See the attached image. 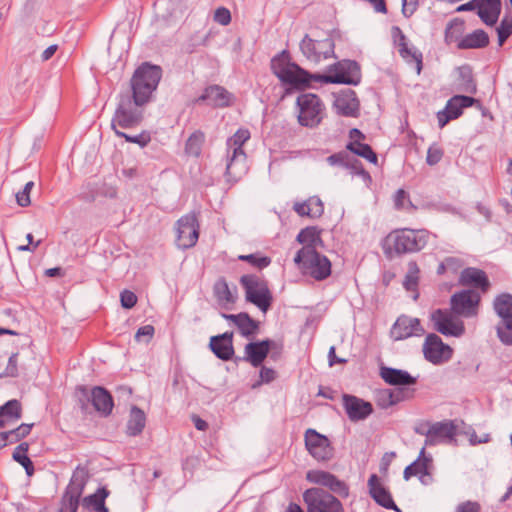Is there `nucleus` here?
<instances>
[{"label": "nucleus", "mask_w": 512, "mask_h": 512, "mask_svg": "<svg viewBox=\"0 0 512 512\" xmlns=\"http://www.w3.org/2000/svg\"><path fill=\"white\" fill-rule=\"evenodd\" d=\"M240 284L245 290V298L266 313L271 307L273 297L267 282L254 274L241 276Z\"/></svg>", "instance_id": "obj_6"}, {"label": "nucleus", "mask_w": 512, "mask_h": 512, "mask_svg": "<svg viewBox=\"0 0 512 512\" xmlns=\"http://www.w3.org/2000/svg\"><path fill=\"white\" fill-rule=\"evenodd\" d=\"M308 217L310 218H319L324 213V205L320 198L314 196L310 197L308 200Z\"/></svg>", "instance_id": "obj_50"}, {"label": "nucleus", "mask_w": 512, "mask_h": 512, "mask_svg": "<svg viewBox=\"0 0 512 512\" xmlns=\"http://www.w3.org/2000/svg\"><path fill=\"white\" fill-rule=\"evenodd\" d=\"M294 263L304 274L317 281L325 280L331 275L330 260L312 247H302L296 253Z\"/></svg>", "instance_id": "obj_3"}, {"label": "nucleus", "mask_w": 512, "mask_h": 512, "mask_svg": "<svg viewBox=\"0 0 512 512\" xmlns=\"http://www.w3.org/2000/svg\"><path fill=\"white\" fill-rule=\"evenodd\" d=\"M346 149L353 154L362 157L370 163L377 164L378 158L370 145L363 142H349Z\"/></svg>", "instance_id": "obj_37"}, {"label": "nucleus", "mask_w": 512, "mask_h": 512, "mask_svg": "<svg viewBox=\"0 0 512 512\" xmlns=\"http://www.w3.org/2000/svg\"><path fill=\"white\" fill-rule=\"evenodd\" d=\"M222 317L228 321L233 322L243 337L248 338L256 334L259 329V322L251 318L250 315L246 312H241L238 314L222 313Z\"/></svg>", "instance_id": "obj_27"}, {"label": "nucleus", "mask_w": 512, "mask_h": 512, "mask_svg": "<svg viewBox=\"0 0 512 512\" xmlns=\"http://www.w3.org/2000/svg\"><path fill=\"white\" fill-rule=\"evenodd\" d=\"M459 283L462 286H470L481 290L483 293L490 288V281L486 273L475 267H467L463 269L459 276Z\"/></svg>", "instance_id": "obj_25"}, {"label": "nucleus", "mask_w": 512, "mask_h": 512, "mask_svg": "<svg viewBox=\"0 0 512 512\" xmlns=\"http://www.w3.org/2000/svg\"><path fill=\"white\" fill-rule=\"evenodd\" d=\"M420 269L415 261L408 263V270L404 280V287L408 291H414L418 286Z\"/></svg>", "instance_id": "obj_45"}, {"label": "nucleus", "mask_w": 512, "mask_h": 512, "mask_svg": "<svg viewBox=\"0 0 512 512\" xmlns=\"http://www.w3.org/2000/svg\"><path fill=\"white\" fill-rule=\"evenodd\" d=\"M349 154L346 151H340L327 157V162L332 166H343L347 164Z\"/></svg>", "instance_id": "obj_61"}, {"label": "nucleus", "mask_w": 512, "mask_h": 512, "mask_svg": "<svg viewBox=\"0 0 512 512\" xmlns=\"http://www.w3.org/2000/svg\"><path fill=\"white\" fill-rule=\"evenodd\" d=\"M334 107L340 115L356 117L359 110V101L356 98V93L353 90H347L339 95L334 102Z\"/></svg>", "instance_id": "obj_28"}, {"label": "nucleus", "mask_w": 512, "mask_h": 512, "mask_svg": "<svg viewBox=\"0 0 512 512\" xmlns=\"http://www.w3.org/2000/svg\"><path fill=\"white\" fill-rule=\"evenodd\" d=\"M17 358H18V353H13L9 357L6 369L3 374H0V377H17L18 376Z\"/></svg>", "instance_id": "obj_57"}, {"label": "nucleus", "mask_w": 512, "mask_h": 512, "mask_svg": "<svg viewBox=\"0 0 512 512\" xmlns=\"http://www.w3.org/2000/svg\"><path fill=\"white\" fill-rule=\"evenodd\" d=\"M445 110L449 113V115L453 119H457L462 114V109L458 107V103L454 102V97H452L446 104Z\"/></svg>", "instance_id": "obj_64"}, {"label": "nucleus", "mask_w": 512, "mask_h": 512, "mask_svg": "<svg viewBox=\"0 0 512 512\" xmlns=\"http://www.w3.org/2000/svg\"><path fill=\"white\" fill-rule=\"evenodd\" d=\"M144 104H136L129 93H121L111 120V128L129 129L139 125L143 119Z\"/></svg>", "instance_id": "obj_5"}, {"label": "nucleus", "mask_w": 512, "mask_h": 512, "mask_svg": "<svg viewBox=\"0 0 512 512\" xmlns=\"http://www.w3.org/2000/svg\"><path fill=\"white\" fill-rule=\"evenodd\" d=\"M88 479L87 468L77 466L61 497L59 512H77Z\"/></svg>", "instance_id": "obj_7"}, {"label": "nucleus", "mask_w": 512, "mask_h": 512, "mask_svg": "<svg viewBox=\"0 0 512 512\" xmlns=\"http://www.w3.org/2000/svg\"><path fill=\"white\" fill-rule=\"evenodd\" d=\"M276 346V342L270 339L250 342L244 348L245 355L243 360L249 362L253 367H259L268 356L270 350Z\"/></svg>", "instance_id": "obj_21"}, {"label": "nucleus", "mask_w": 512, "mask_h": 512, "mask_svg": "<svg viewBox=\"0 0 512 512\" xmlns=\"http://www.w3.org/2000/svg\"><path fill=\"white\" fill-rule=\"evenodd\" d=\"M296 240L300 244H303V247H312L314 249H316L318 243H322L320 231L316 227H306L302 229L298 233Z\"/></svg>", "instance_id": "obj_39"}, {"label": "nucleus", "mask_w": 512, "mask_h": 512, "mask_svg": "<svg viewBox=\"0 0 512 512\" xmlns=\"http://www.w3.org/2000/svg\"><path fill=\"white\" fill-rule=\"evenodd\" d=\"M500 13L501 0H479L477 15L486 25H495Z\"/></svg>", "instance_id": "obj_30"}, {"label": "nucleus", "mask_w": 512, "mask_h": 512, "mask_svg": "<svg viewBox=\"0 0 512 512\" xmlns=\"http://www.w3.org/2000/svg\"><path fill=\"white\" fill-rule=\"evenodd\" d=\"M442 157L443 150L436 145H432L428 148L426 162L428 165L434 166L441 161Z\"/></svg>", "instance_id": "obj_55"}, {"label": "nucleus", "mask_w": 512, "mask_h": 512, "mask_svg": "<svg viewBox=\"0 0 512 512\" xmlns=\"http://www.w3.org/2000/svg\"><path fill=\"white\" fill-rule=\"evenodd\" d=\"M329 491L313 487L303 492L307 512H345L341 501Z\"/></svg>", "instance_id": "obj_9"}, {"label": "nucleus", "mask_w": 512, "mask_h": 512, "mask_svg": "<svg viewBox=\"0 0 512 512\" xmlns=\"http://www.w3.org/2000/svg\"><path fill=\"white\" fill-rule=\"evenodd\" d=\"M380 376L387 384L393 386H410L417 382V379L407 371L391 367H381Z\"/></svg>", "instance_id": "obj_29"}, {"label": "nucleus", "mask_w": 512, "mask_h": 512, "mask_svg": "<svg viewBox=\"0 0 512 512\" xmlns=\"http://www.w3.org/2000/svg\"><path fill=\"white\" fill-rule=\"evenodd\" d=\"M213 293L220 305L233 304L235 302V297L232 294L225 278H219L215 282L213 286Z\"/></svg>", "instance_id": "obj_36"}, {"label": "nucleus", "mask_w": 512, "mask_h": 512, "mask_svg": "<svg viewBox=\"0 0 512 512\" xmlns=\"http://www.w3.org/2000/svg\"><path fill=\"white\" fill-rule=\"evenodd\" d=\"M146 425V415L143 410L137 406H132L129 418L126 424V434L128 436H138L142 433Z\"/></svg>", "instance_id": "obj_32"}, {"label": "nucleus", "mask_w": 512, "mask_h": 512, "mask_svg": "<svg viewBox=\"0 0 512 512\" xmlns=\"http://www.w3.org/2000/svg\"><path fill=\"white\" fill-rule=\"evenodd\" d=\"M375 400H376V404L382 409H387L394 405L392 397H391L390 389L379 390L376 393Z\"/></svg>", "instance_id": "obj_54"}, {"label": "nucleus", "mask_w": 512, "mask_h": 512, "mask_svg": "<svg viewBox=\"0 0 512 512\" xmlns=\"http://www.w3.org/2000/svg\"><path fill=\"white\" fill-rule=\"evenodd\" d=\"M489 44L488 34L482 30L477 29L472 33L465 35L457 44L458 49H481Z\"/></svg>", "instance_id": "obj_31"}, {"label": "nucleus", "mask_w": 512, "mask_h": 512, "mask_svg": "<svg viewBox=\"0 0 512 512\" xmlns=\"http://www.w3.org/2000/svg\"><path fill=\"white\" fill-rule=\"evenodd\" d=\"M480 300L481 296L475 290H462L451 296V310L459 316L474 317L478 314Z\"/></svg>", "instance_id": "obj_15"}, {"label": "nucleus", "mask_w": 512, "mask_h": 512, "mask_svg": "<svg viewBox=\"0 0 512 512\" xmlns=\"http://www.w3.org/2000/svg\"><path fill=\"white\" fill-rule=\"evenodd\" d=\"M276 378V371L272 368L262 366L260 370V381L253 384V388L260 386L262 383H270Z\"/></svg>", "instance_id": "obj_58"}, {"label": "nucleus", "mask_w": 512, "mask_h": 512, "mask_svg": "<svg viewBox=\"0 0 512 512\" xmlns=\"http://www.w3.org/2000/svg\"><path fill=\"white\" fill-rule=\"evenodd\" d=\"M162 78V68L158 65L144 62L138 66L130 79V97L136 104L147 105L153 100Z\"/></svg>", "instance_id": "obj_2"}, {"label": "nucleus", "mask_w": 512, "mask_h": 512, "mask_svg": "<svg viewBox=\"0 0 512 512\" xmlns=\"http://www.w3.org/2000/svg\"><path fill=\"white\" fill-rule=\"evenodd\" d=\"M250 139V132L247 129H239L236 133L228 138L226 142L228 152L245 153L243 145Z\"/></svg>", "instance_id": "obj_40"}, {"label": "nucleus", "mask_w": 512, "mask_h": 512, "mask_svg": "<svg viewBox=\"0 0 512 512\" xmlns=\"http://www.w3.org/2000/svg\"><path fill=\"white\" fill-rule=\"evenodd\" d=\"M271 69L279 80L295 89H305L311 82L358 85L361 80L359 64L354 60H342L329 67V74H311L296 63H291L287 51L271 60Z\"/></svg>", "instance_id": "obj_1"}, {"label": "nucleus", "mask_w": 512, "mask_h": 512, "mask_svg": "<svg viewBox=\"0 0 512 512\" xmlns=\"http://www.w3.org/2000/svg\"><path fill=\"white\" fill-rule=\"evenodd\" d=\"M77 391L81 395L80 401L82 402L81 407L84 409L86 404L83 400L87 402H91L94 409L100 413L102 416H109L112 412L114 402L111 394L107 389L101 386H95L91 390H89L85 386H80L77 388Z\"/></svg>", "instance_id": "obj_12"}, {"label": "nucleus", "mask_w": 512, "mask_h": 512, "mask_svg": "<svg viewBox=\"0 0 512 512\" xmlns=\"http://www.w3.org/2000/svg\"><path fill=\"white\" fill-rule=\"evenodd\" d=\"M464 21L455 18L451 20L445 29V41L447 44L457 43L464 37Z\"/></svg>", "instance_id": "obj_38"}, {"label": "nucleus", "mask_w": 512, "mask_h": 512, "mask_svg": "<svg viewBox=\"0 0 512 512\" xmlns=\"http://www.w3.org/2000/svg\"><path fill=\"white\" fill-rule=\"evenodd\" d=\"M22 409L18 400L12 399L0 407V428L4 427L6 422L17 421L21 418Z\"/></svg>", "instance_id": "obj_34"}, {"label": "nucleus", "mask_w": 512, "mask_h": 512, "mask_svg": "<svg viewBox=\"0 0 512 512\" xmlns=\"http://www.w3.org/2000/svg\"><path fill=\"white\" fill-rule=\"evenodd\" d=\"M334 48V40L331 37L316 41L306 34L300 42L301 52L309 61L314 63L335 57Z\"/></svg>", "instance_id": "obj_14"}, {"label": "nucleus", "mask_w": 512, "mask_h": 512, "mask_svg": "<svg viewBox=\"0 0 512 512\" xmlns=\"http://www.w3.org/2000/svg\"><path fill=\"white\" fill-rule=\"evenodd\" d=\"M248 171L246 153L228 152L226 154L225 176L227 181L236 183Z\"/></svg>", "instance_id": "obj_22"}, {"label": "nucleus", "mask_w": 512, "mask_h": 512, "mask_svg": "<svg viewBox=\"0 0 512 512\" xmlns=\"http://www.w3.org/2000/svg\"><path fill=\"white\" fill-rule=\"evenodd\" d=\"M343 406L351 421L364 420L373 412L370 402L353 395H343Z\"/></svg>", "instance_id": "obj_24"}, {"label": "nucleus", "mask_w": 512, "mask_h": 512, "mask_svg": "<svg viewBox=\"0 0 512 512\" xmlns=\"http://www.w3.org/2000/svg\"><path fill=\"white\" fill-rule=\"evenodd\" d=\"M368 489L371 498L380 506L401 512L392 499L390 491L382 484L380 478L376 474H371L368 479Z\"/></svg>", "instance_id": "obj_20"}, {"label": "nucleus", "mask_w": 512, "mask_h": 512, "mask_svg": "<svg viewBox=\"0 0 512 512\" xmlns=\"http://www.w3.org/2000/svg\"><path fill=\"white\" fill-rule=\"evenodd\" d=\"M28 449L29 444L27 442L20 443L13 452V459L22 466L29 463L31 459L27 456Z\"/></svg>", "instance_id": "obj_53"}, {"label": "nucleus", "mask_w": 512, "mask_h": 512, "mask_svg": "<svg viewBox=\"0 0 512 512\" xmlns=\"http://www.w3.org/2000/svg\"><path fill=\"white\" fill-rule=\"evenodd\" d=\"M209 347L215 356L223 361L231 360L234 355L233 333L225 332L210 338Z\"/></svg>", "instance_id": "obj_26"}, {"label": "nucleus", "mask_w": 512, "mask_h": 512, "mask_svg": "<svg viewBox=\"0 0 512 512\" xmlns=\"http://www.w3.org/2000/svg\"><path fill=\"white\" fill-rule=\"evenodd\" d=\"M296 104L299 108L298 121L300 125L317 127L325 114V106L319 96L312 93H304L297 97Z\"/></svg>", "instance_id": "obj_8"}, {"label": "nucleus", "mask_w": 512, "mask_h": 512, "mask_svg": "<svg viewBox=\"0 0 512 512\" xmlns=\"http://www.w3.org/2000/svg\"><path fill=\"white\" fill-rule=\"evenodd\" d=\"M481 506L476 501H465L457 505L456 512H480Z\"/></svg>", "instance_id": "obj_62"}, {"label": "nucleus", "mask_w": 512, "mask_h": 512, "mask_svg": "<svg viewBox=\"0 0 512 512\" xmlns=\"http://www.w3.org/2000/svg\"><path fill=\"white\" fill-rule=\"evenodd\" d=\"M33 186H34V182L29 181L25 184L22 191H19L16 193V201L19 206L27 207L30 205V203H31L30 192H31V189L33 188Z\"/></svg>", "instance_id": "obj_51"}, {"label": "nucleus", "mask_w": 512, "mask_h": 512, "mask_svg": "<svg viewBox=\"0 0 512 512\" xmlns=\"http://www.w3.org/2000/svg\"><path fill=\"white\" fill-rule=\"evenodd\" d=\"M457 427L452 421L436 422L425 432V446L451 442L455 439Z\"/></svg>", "instance_id": "obj_19"}, {"label": "nucleus", "mask_w": 512, "mask_h": 512, "mask_svg": "<svg viewBox=\"0 0 512 512\" xmlns=\"http://www.w3.org/2000/svg\"><path fill=\"white\" fill-rule=\"evenodd\" d=\"M306 480L310 483L325 487L330 493H334L341 498L349 496V486L343 480L337 478L334 474L318 469L307 471Z\"/></svg>", "instance_id": "obj_16"}, {"label": "nucleus", "mask_w": 512, "mask_h": 512, "mask_svg": "<svg viewBox=\"0 0 512 512\" xmlns=\"http://www.w3.org/2000/svg\"><path fill=\"white\" fill-rule=\"evenodd\" d=\"M413 463L418 464L415 469H417V475L420 476L421 482H424V477L430 476L429 469L432 465V457L426 455L425 447L421 449L418 458Z\"/></svg>", "instance_id": "obj_44"}, {"label": "nucleus", "mask_w": 512, "mask_h": 512, "mask_svg": "<svg viewBox=\"0 0 512 512\" xmlns=\"http://www.w3.org/2000/svg\"><path fill=\"white\" fill-rule=\"evenodd\" d=\"M345 168L351 170L352 174L359 175L364 181H371L370 174L364 169L362 163L349 155Z\"/></svg>", "instance_id": "obj_49"}, {"label": "nucleus", "mask_w": 512, "mask_h": 512, "mask_svg": "<svg viewBox=\"0 0 512 512\" xmlns=\"http://www.w3.org/2000/svg\"><path fill=\"white\" fill-rule=\"evenodd\" d=\"M120 301L123 308L131 309L137 303V296L132 291L124 290L120 294Z\"/></svg>", "instance_id": "obj_59"}, {"label": "nucleus", "mask_w": 512, "mask_h": 512, "mask_svg": "<svg viewBox=\"0 0 512 512\" xmlns=\"http://www.w3.org/2000/svg\"><path fill=\"white\" fill-rule=\"evenodd\" d=\"M498 44L502 46L512 34V16L505 15L497 27Z\"/></svg>", "instance_id": "obj_46"}, {"label": "nucleus", "mask_w": 512, "mask_h": 512, "mask_svg": "<svg viewBox=\"0 0 512 512\" xmlns=\"http://www.w3.org/2000/svg\"><path fill=\"white\" fill-rule=\"evenodd\" d=\"M214 21L226 26L231 22V13L225 7H219L215 10L214 13Z\"/></svg>", "instance_id": "obj_60"}, {"label": "nucleus", "mask_w": 512, "mask_h": 512, "mask_svg": "<svg viewBox=\"0 0 512 512\" xmlns=\"http://www.w3.org/2000/svg\"><path fill=\"white\" fill-rule=\"evenodd\" d=\"M430 237L426 229H397L391 232L387 241L391 248L398 254L419 252L425 248Z\"/></svg>", "instance_id": "obj_4"}, {"label": "nucleus", "mask_w": 512, "mask_h": 512, "mask_svg": "<svg viewBox=\"0 0 512 512\" xmlns=\"http://www.w3.org/2000/svg\"><path fill=\"white\" fill-rule=\"evenodd\" d=\"M115 134L120 138H124L127 142L138 144L140 147L147 146L151 141L150 134L145 131L137 135H129L119 129H115Z\"/></svg>", "instance_id": "obj_47"}, {"label": "nucleus", "mask_w": 512, "mask_h": 512, "mask_svg": "<svg viewBox=\"0 0 512 512\" xmlns=\"http://www.w3.org/2000/svg\"><path fill=\"white\" fill-rule=\"evenodd\" d=\"M232 100L233 94L220 85L206 87L202 95L197 99L198 102L203 101L216 108L228 107L232 104Z\"/></svg>", "instance_id": "obj_23"}, {"label": "nucleus", "mask_w": 512, "mask_h": 512, "mask_svg": "<svg viewBox=\"0 0 512 512\" xmlns=\"http://www.w3.org/2000/svg\"><path fill=\"white\" fill-rule=\"evenodd\" d=\"M304 441L307 451L316 461L326 462L333 458L334 448L330 440L315 429L309 428L305 431Z\"/></svg>", "instance_id": "obj_13"}, {"label": "nucleus", "mask_w": 512, "mask_h": 512, "mask_svg": "<svg viewBox=\"0 0 512 512\" xmlns=\"http://www.w3.org/2000/svg\"><path fill=\"white\" fill-rule=\"evenodd\" d=\"M425 333L418 318L401 315L393 324L390 335L393 340L400 341L410 337H419Z\"/></svg>", "instance_id": "obj_18"}, {"label": "nucleus", "mask_w": 512, "mask_h": 512, "mask_svg": "<svg viewBox=\"0 0 512 512\" xmlns=\"http://www.w3.org/2000/svg\"><path fill=\"white\" fill-rule=\"evenodd\" d=\"M110 492L105 488H98L97 491L82 499L83 508H93L95 512H109L105 506V499L109 496Z\"/></svg>", "instance_id": "obj_33"}, {"label": "nucleus", "mask_w": 512, "mask_h": 512, "mask_svg": "<svg viewBox=\"0 0 512 512\" xmlns=\"http://www.w3.org/2000/svg\"><path fill=\"white\" fill-rule=\"evenodd\" d=\"M390 392H391V397H392L394 405L411 398L413 395L412 390L402 388V387L390 389Z\"/></svg>", "instance_id": "obj_56"}, {"label": "nucleus", "mask_w": 512, "mask_h": 512, "mask_svg": "<svg viewBox=\"0 0 512 512\" xmlns=\"http://www.w3.org/2000/svg\"><path fill=\"white\" fill-rule=\"evenodd\" d=\"M419 0H402V13L405 17H410L416 11Z\"/></svg>", "instance_id": "obj_63"}, {"label": "nucleus", "mask_w": 512, "mask_h": 512, "mask_svg": "<svg viewBox=\"0 0 512 512\" xmlns=\"http://www.w3.org/2000/svg\"><path fill=\"white\" fill-rule=\"evenodd\" d=\"M199 238V223L194 212L182 216L176 222V245L180 249H189L196 245Z\"/></svg>", "instance_id": "obj_11"}, {"label": "nucleus", "mask_w": 512, "mask_h": 512, "mask_svg": "<svg viewBox=\"0 0 512 512\" xmlns=\"http://www.w3.org/2000/svg\"><path fill=\"white\" fill-rule=\"evenodd\" d=\"M205 136L201 131L192 133L186 141L185 153L189 156L198 157L201 154Z\"/></svg>", "instance_id": "obj_42"}, {"label": "nucleus", "mask_w": 512, "mask_h": 512, "mask_svg": "<svg viewBox=\"0 0 512 512\" xmlns=\"http://www.w3.org/2000/svg\"><path fill=\"white\" fill-rule=\"evenodd\" d=\"M238 259L241 261H245L250 265L263 269L270 265L271 259L267 256H260V254H248V255H240Z\"/></svg>", "instance_id": "obj_48"}, {"label": "nucleus", "mask_w": 512, "mask_h": 512, "mask_svg": "<svg viewBox=\"0 0 512 512\" xmlns=\"http://www.w3.org/2000/svg\"><path fill=\"white\" fill-rule=\"evenodd\" d=\"M493 310L499 320L512 318V295L509 293L497 295L493 301Z\"/></svg>", "instance_id": "obj_35"}, {"label": "nucleus", "mask_w": 512, "mask_h": 512, "mask_svg": "<svg viewBox=\"0 0 512 512\" xmlns=\"http://www.w3.org/2000/svg\"><path fill=\"white\" fill-rule=\"evenodd\" d=\"M394 204L397 209H406L408 207L415 209L412 202L409 200L407 192L403 189H398L394 196Z\"/></svg>", "instance_id": "obj_52"}, {"label": "nucleus", "mask_w": 512, "mask_h": 512, "mask_svg": "<svg viewBox=\"0 0 512 512\" xmlns=\"http://www.w3.org/2000/svg\"><path fill=\"white\" fill-rule=\"evenodd\" d=\"M495 331L499 341L505 346H512V318L498 320Z\"/></svg>", "instance_id": "obj_41"}, {"label": "nucleus", "mask_w": 512, "mask_h": 512, "mask_svg": "<svg viewBox=\"0 0 512 512\" xmlns=\"http://www.w3.org/2000/svg\"><path fill=\"white\" fill-rule=\"evenodd\" d=\"M433 329L446 337L459 338L465 333L462 320L447 309H436L430 315Z\"/></svg>", "instance_id": "obj_10"}, {"label": "nucleus", "mask_w": 512, "mask_h": 512, "mask_svg": "<svg viewBox=\"0 0 512 512\" xmlns=\"http://www.w3.org/2000/svg\"><path fill=\"white\" fill-rule=\"evenodd\" d=\"M401 57L407 62H414L416 64L417 74L421 73L422 70V53L413 47H409L408 43H403L402 48H399Z\"/></svg>", "instance_id": "obj_43"}, {"label": "nucleus", "mask_w": 512, "mask_h": 512, "mask_svg": "<svg viewBox=\"0 0 512 512\" xmlns=\"http://www.w3.org/2000/svg\"><path fill=\"white\" fill-rule=\"evenodd\" d=\"M423 353L426 360L433 364H441L451 358L452 348L443 343L442 339L434 333L426 336L423 344Z\"/></svg>", "instance_id": "obj_17"}]
</instances>
